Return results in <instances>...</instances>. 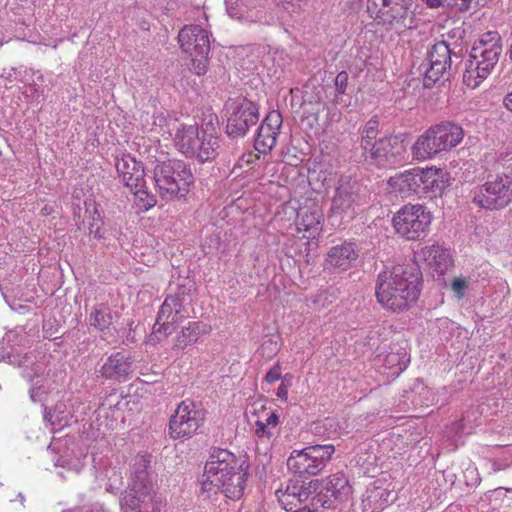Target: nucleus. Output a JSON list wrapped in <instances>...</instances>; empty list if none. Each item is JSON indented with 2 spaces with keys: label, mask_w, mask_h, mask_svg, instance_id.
<instances>
[{
  "label": "nucleus",
  "mask_w": 512,
  "mask_h": 512,
  "mask_svg": "<svg viewBox=\"0 0 512 512\" xmlns=\"http://www.w3.org/2000/svg\"><path fill=\"white\" fill-rule=\"evenodd\" d=\"M250 464L245 456H236L227 449L213 448L205 463L201 492L220 491L237 500L245 491Z\"/></svg>",
  "instance_id": "nucleus-1"
},
{
  "label": "nucleus",
  "mask_w": 512,
  "mask_h": 512,
  "mask_svg": "<svg viewBox=\"0 0 512 512\" xmlns=\"http://www.w3.org/2000/svg\"><path fill=\"white\" fill-rule=\"evenodd\" d=\"M420 285L419 268L399 265L377 276L375 296L384 309L400 313L408 310L417 301Z\"/></svg>",
  "instance_id": "nucleus-2"
},
{
  "label": "nucleus",
  "mask_w": 512,
  "mask_h": 512,
  "mask_svg": "<svg viewBox=\"0 0 512 512\" xmlns=\"http://www.w3.org/2000/svg\"><path fill=\"white\" fill-rule=\"evenodd\" d=\"M149 463L146 455L134 458L129 484L119 496L121 512H164L166 499L154 488Z\"/></svg>",
  "instance_id": "nucleus-3"
},
{
  "label": "nucleus",
  "mask_w": 512,
  "mask_h": 512,
  "mask_svg": "<svg viewBox=\"0 0 512 512\" xmlns=\"http://www.w3.org/2000/svg\"><path fill=\"white\" fill-rule=\"evenodd\" d=\"M379 121L373 117L360 128V148L365 161L378 167L388 168L405 160L406 147L399 135H388L377 139Z\"/></svg>",
  "instance_id": "nucleus-4"
},
{
  "label": "nucleus",
  "mask_w": 512,
  "mask_h": 512,
  "mask_svg": "<svg viewBox=\"0 0 512 512\" xmlns=\"http://www.w3.org/2000/svg\"><path fill=\"white\" fill-rule=\"evenodd\" d=\"M503 52V42L498 31H487L471 48L463 73V82L476 88L495 69Z\"/></svg>",
  "instance_id": "nucleus-5"
},
{
  "label": "nucleus",
  "mask_w": 512,
  "mask_h": 512,
  "mask_svg": "<svg viewBox=\"0 0 512 512\" xmlns=\"http://www.w3.org/2000/svg\"><path fill=\"white\" fill-rule=\"evenodd\" d=\"M496 174H488L486 182L474 190L473 202L484 209L500 210L512 201V164H494Z\"/></svg>",
  "instance_id": "nucleus-6"
},
{
  "label": "nucleus",
  "mask_w": 512,
  "mask_h": 512,
  "mask_svg": "<svg viewBox=\"0 0 512 512\" xmlns=\"http://www.w3.org/2000/svg\"><path fill=\"white\" fill-rule=\"evenodd\" d=\"M153 180L159 196L165 201H171L188 193L194 183V176L183 161L168 160L156 164Z\"/></svg>",
  "instance_id": "nucleus-7"
},
{
  "label": "nucleus",
  "mask_w": 512,
  "mask_h": 512,
  "mask_svg": "<svg viewBox=\"0 0 512 512\" xmlns=\"http://www.w3.org/2000/svg\"><path fill=\"white\" fill-rule=\"evenodd\" d=\"M462 127L453 122H442L431 126L415 141L412 152L416 159L426 160L434 155L449 151L456 147L463 139Z\"/></svg>",
  "instance_id": "nucleus-8"
},
{
  "label": "nucleus",
  "mask_w": 512,
  "mask_h": 512,
  "mask_svg": "<svg viewBox=\"0 0 512 512\" xmlns=\"http://www.w3.org/2000/svg\"><path fill=\"white\" fill-rule=\"evenodd\" d=\"M193 290V285L188 281L187 284H179L173 294L166 296L158 311L153 334L162 335L165 338L172 334L176 326L189 316L188 306L192 301Z\"/></svg>",
  "instance_id": "nucleus-9"
},
{
  "label": "nucleus",
  "mask_w": 512,
  "mask_h": 512,
  "mask_svg": "<svg viewBox=\"0 0 512 512\" xmlns=\"http://www.w3.org/2000/svg\"><path fill=\"white\" fill-rule=\"evenodd\" d=\"M115 167L121 183L134 195L135 203L142 211H148L157 204L156 196L146 187L145 171L141 161L129 153L115 158Z\"/></svg>",
  "instance_id": "nucleus-10"
},
{
  "label": "nucleus",
  "mask_w": 512,
  "mask_h": 512,
  "mask_svg": "<svg viewBox=\"0 0 512 512\" xmlns=\"http://www.w3.org/2000/svg\"><path fill=\"white\" fill-rule=\"evenodd\" d=\"M175 145L187 157L205 162L216 156L219 147L218 137L214 128L204 129L197 125H182L175 134Z\"/></svg>",
  "instance_id": "nucleus-11"
},
{
  "label": "nucleus",
  "mask_w": 512,
  "mask_h": 512,
  "mask_svg": "<svg viewBox=\"0 0 512 512\" xmlns=\"http://www.w3.org/2000/svg\"><path fill=\"white\" fill-rule=\"evenodd\" d=\"M335 453L333 444L310 445L301 450H293L287 459V468L300 477L320 474Z\"/></svg>",
  "instance_id": "nucleus-12"
},
{
  "label": "nucleus",
  "mask_w": 512,
  "mask_h": 512,
  "mask_svg": "<svg viewBox=\"0 0 512 512\" xmlns=\"http://www.w3.org/2000/svg\"><path fill=\"white\" fill-rule=\"evenodd\" d=\"M224 109L225 132L230 138L244 137L250 127L255 126L259 121L258 105L245 97L229 98Z\"/></svg>",
  "instance_id": "nucleus-13"
},
{
  "label": "nucleus",
  "mask_w": 512,
  "mask_h": 512,
  "mask_svg": "<svg viewBox=\"0 0 512 512\" xmlns=\"http://www.w3.org/2000/svg\"><path fill=\"white\" fill-rule=\"evenodd\" d=\"M432 216L420 204L404 205L393 217L396 232L407 240H421L428 234Z\"/></svg>",
  "instance_id": "nucleus-14"
},
{
  "label": "nucleus",
  "mask_w": 512,
  "mask_h": 512,
  "mask_svg": "<svg viewBox=\"0 0 512 512\" xmlns=\"http://www.w3.org/2000/svg\"><path fill=\"white\" fill-rule=\"evenodd\" d=\"M205 422V412L191 399L181 401L169 419V436L173 440L189 439Z\"/></svg>",
  "instance_id": "nucleus-15"
},
{
  "label": "nucleus",
  "mask_w": 512,
  "mask_h": 512,
  "mask_svg": "<svg viewBox=\"0 0 512 512\" xmlns=\"http://www.w3.org/2000/svg\"><path fill=\"white\" fill-rule=\"evenodd\" d=\"M412 0H368L367 11L377 24L387 31L407 27V19L411 18Z\"/></svg>",
  "instance_id": "nucleus-16"
},
{
  "label": "nucleus",
  "mask_w": 512,
  "mask_h": 512,
  "mask_svg": "<svg viewBox=\"0 0 512 512\" xmlns=\"http://www.w3.org/2000/svg\"><path fill=\"white\" fill-rule=\"evenodd\" d=\"M453 57L458 59L445 41L434 43L428 50L422 63L425 68L423 84L430 88L439 82L449 80L452 72Z\"/></svg>",
  "instance_id": "nucleus-17"
},
{
  "label": "nucleus",
  "mask_w": 512,
  "mask_h": 512,
  "mask_svg": "<svg viewBox=\"0 0 512 512\" xmlns=\"http://www.w3.org/2000/svg\"><path fill=\"white\" fill-rule=\"evenodd\" d=\"M265 0H225L226 11L231 18L247 24L272 25L274 16L262 7Z\"/></svg>",
  "instance_id": "nucleus-18"
},
{
  "label": "nucleus",
  "mask_w": 512,
  "mask_h": 512,
  "mask_svg": "<svg viewBox=\"0 0 512 512\" xmlns=\"http://www.w3.org/2000/svg\"><path fill=\"white\" fill-rule=\"evenodd\" d=\"M313 482L289 480L285 489H278L276 496L281 506L290 512H303V506L312 495Z\"/></svg>",
  "instance_id": "nucleus-19"
},
{
  "label": "nucleus",
  "mask_w": 512,
  "mask_h": 512,
  "mask_svg": "<svg viewBox=\"0 0 512 512\" xmlns=\"http://www.w3.org/2000/svg\"><path fill=\"white\" fill-rule=\"evenodd\" d=\"M365 189L356 181L341 179L332 199V211L335 213L354 212V206L363 201Z\"/></svg>",
  "instance_id": "nucleus-20"
},
{
  "label": "nucleus",
  "mask_w": 512,
  "mask_h": 512,
  "mask_svg": "<svg viewBox=\"0 0 512 512\" xmlns=\"http://www.w3.org/2000/svg\"><path fill=\"white\" fill-rule=\"evenodd\" d=\"M283 123L282 115L277 110L270 111L261 122L254 140V147L262 154H267L276 145L277 137Z\"/></svg>",
  "instance_id": "nucleus-21"
},
{
  "label": "nucleus",
  "mask_w": 512,
  "mask_h": 512,
  "mask_svg": "<svg viewBox=\"0 0 512 512\" xmlns=\"http://www.w3.org/2000/svg\"><path fill=\"white\" fill-rule=\"evenodd\" d=\"M182 50L189 55L210 52V37L207 30L199 25L183 27L178 34Z\"/></svg>",
  "instance_id": "nucleus-22"
},
{
  "label": "nucleus",
  "mask_w": 512,
  "mask_h": 512,
  "mask_svg": "<svg viewBox=\"0 0 512 512\" xmlns=\"http://www.w3.org/2000/svg\"><path fill=\"white\" fill-rule=\"evenodd\" d=\"M396 500V493L388 489L380 480L369 484L363 495L362 504L365 511L381 512Z\"/></svg>",
  "instance_id": "nucleus-23"
},
{
  "label": "nucleus",
  "mask_w": 512,
  "mask_h": 512,
  "mask_svg": "<svg viewBox=\"0 0 512 512\" xmlns=\"http://www.w3.org/2000/svg\"><path fill=\"white\" fill-rule=\"evenodd\" d=\"M133 359L124 352L111 354L99 370L100 375L105 379L125 381L133 373Z\"/></svg>",
  "instance_id": "nucleus-24"
},
{
  "label": "nucleus",
  "mask_w": 512,
  "mask_h": 512,
  "mask_svg": "<svg viewBox=\"0 0 512 512\" xmlns=\"http://www.w3.org/2000/svg\"><path fill=\"white\" fill-rule=\"evenodd\" d=\"M358 256L355 243L343 242L329 249L324 265L326 269L345 271L352 267Z\"/></svg>",
  "instance_id": "nucleus-25"
},
{
  "label": "nucleus",
  "mask_w": 512,
  "mask_h": 512,
  "mask_svg": "<svg viewBox=\"0 0 512 512\" xmlns=\"http://www.w3.org/2000/svg\"><path fill=\"white\" fill-rule=\"evenodd\" d=\"M420 173V197L434 198L440 196L448 185L447 173L439 168H419Z\"/></svg>",
  "instance_id": "nucleus-26"
},
{
  "label": "nucleus",
  "mask_w": 512,
  "mask_h": 512,
  "mask_svg": "<svg viewBox=\"0 0 512 512\" xmlns=\"http://www.w3.org/2000/svg\"><path fill=\"white\" fill-rule=\"evenodd\" d=\"M420 179L419 168H414L390 177L388 184L393 191L398 192L403 197L412 194L420 196Z\"/></svg>",
  "instance_id": "nucleus-27"
},
{
  "label": "nucleus",
  "mask_w": 512,
  "mask_h": 512,
  "mask_svg": "<svg viewBox=\"0 0 512 512\" xmlns=\"http://www.w3.org/2000/svg\"><path fill=\"white\" fill-rule=\"evenodd\" d=\"M210 331L211 327L202 321L189 322L176 336L173 348L184 350L186 347L195 344L202 336L210 333Z\"/></svg>",
  "instance_id": "nucleus-28"
},
{
  "label": "nucleus",
  "mask_w": 512,
  "mask_h": 512,
  "mask_svg": "<svg viewBox=\"0 0 512 512\" xmlns=\"http://www.w3.org/2000/svg\"><path fill=\"white\" fill-rule=\"evenodd\" d=\"M322 213L317 208H301L297 213V229L308 232L307 238H315L322 230Z\"/></svg>",
  "instance_id": "nucleus-29"
},
{
  "label": "nucleus",
  "mask_w": 512,
  "mask_h": 512,
  "mask_svg": "<svg viewBox=\"0 0 512 512\" xmlns=\"http://www.w3.org/2000/svg\"><path fill=\"white\" fill-rule=\"evenodd\" d=\"M424 260L440 274H443L452 264V258L448 249L440 245L426 246L421 251Z\"/></svg>",
  "instance_id": "nucleus-30"
},
{
  "label": "nucleus",
  "mask_w": 512,
  "mask_h": 512,
  "mask_svg": "<svg viewBox=\"0 0 512 512\" xmlns=\"http://www.w3.org/2000/svg\"><path fill=\"white\" fill-rule=\"evenodd\" d=\"M324 490L331 499L343 500L352 493V486L343 472H337L326 479Z\"/></svg>",
  "instance_id": "nucleus-31"
},
{
  "label": "nucleus",
  "mask_w": 512,
  "mask_h": 512,
  "mask_svg": "<svg viewBox=\"0 0 512 512\" xmlns=\"http://www.w3.org/2000/svg\"><path fill=\"white\" fill-rule=\"evenodd\" d=\"M383 365L392 371V375H399L403 372L409 362L410 357L407 351L402 347L391 348L382 358Z\"/></svg>",
  "instance_id": "nucleus-32"
},
{
  "label": "nucleus",
  "mask_w": 512,
  "mask_h": 512,
  "mask_svg": "<svg viewBox=\"0 0 512 512\" xmlns=\"http://www.w3.org/2000/svg\"><path fill=\"white\" fill-rule=\"evenodd\" d=\"M112 320V311L105 303L93 306L88 316L89 325L100 332L109 330L112 325Z\"/></svg>",
  "instance_id": "nucleus-33"
},
{
  "label": "nucleus",
  "mask_w": 512,
  "mask_h": 512,
  "mask_svg": "<svg viewBox=\"0 0 512 512\" xmlns=\"http://www.w3.org/2000/svg\"><path fill=\"white\" fill-rule=\"evenodd\" d=\"M71 418L72 415L67 411L63 402L56 403L52 409L45 408L44 410V421L52 427L53 432L67 426Z\"/></svg>",
  "instance_id": "nucleus-34"
},
{
  "label": "nucleus",
  "mask_w": 512,
  "mask_h": 512,
  "mask_svg": "<svg viewBox=\"0 0 512 512\" xmlns=\"http://www.w3.org/2000/svg\"><path fill=\"white\" fill-rule=\"evenodd\" d=\"M262 419H257L254 425V433L259 439L270 440L276 432L279 424V416L274 411L264 410Z\"/></svg>",
  "instance_id": "nucleus-35"
},
{
  "label": "nucleus",
  "mask_w": 512,
  "mask_h": 512,
  "mask_svg": "<svg viewBox=\"0 0 512 512\" xmlns=\"http://www.w3.org/2000/svg\"><path fill=\"white\" fill-rule=\"evenodd\" d=\"M480 415L479 407H471L464 413L461 419L451 425V432H453L455 436L470 434L477 425Z\"/></svg>",
  "instance_id": "nucleus-36"
},
{
  "label": "nucleus",
  "mask_w": 512,
  "mask_h": 512,
  "mask_svg": "<svg viewBox=\"0 0 512 512\" xmlns=\"http://www.w3.org/2000/svg\"><path fill=\"white\" fill-rule=\"evenodd\" d=\"M333 506V499L325 491H320L313 496L303 506V512H318L320 509H329Z\"/></svg>",
  "instance_id": "nucleus-37"
},
{
  "label": "nucleus",
  "mask_w": 512,
  "mask_h": 512,
  "mask_svg": "<svg viewBox=\"0 0 512 512\" xmlns=\"http://www.w3.org/2000/svg\"><path fill=\"white\" fill-rule=\"evenodd\" d=\"M209 52L206 53H196L190 55L191 62H192V68L191 70L197 75L202 76L207 73L208 66H209V58H208Z\"/></svg>",
  "instance_id": "nucleus-38"
},
{
  "label": "nucleus",
  "mask_w": 512,
  "mask_h": 512,
  "mask_svg": "<svg viewBox=\"0 0 512 512\" xmlns=\"http://www.w3.org/2000/svg\"><path fill=\"white\" fill-rule=\"evenodd\" d=\"M275 3L293 18L300 17L304 10L301 0H275Z\"/></svg>",
  "instance_id": "nucleus-39"
},
{
  "label": "nucleus",
  "mask_w": 512,
  "mask_h": 512,
  "mask_svg": "<svg viewBox=\"0 0 512 512\" xmlns=\"http://www.w3.org/2000/svg\"><path fill=\"white\" fill-rule=\"evenodd\" d=\"M55 466L66 468L78 474L83 468V464L79 459L69 458L68 456H59L55 462Z\"/></svg>",
  "instance_id": "nucleus-40"
},
{
  "label": "nucleus",
  "mask_w": 512,
  "mask_h": 512,
  "mask_svg": "<svg viewBox=\"0 0 512 512\" xmlns=\"http://www.w3.org/2000/svg\"><path fill=\"white\" fill-rule=\"evenodd\" d=\"M349 75L346 71L339 72L334 80L335 85V102H338V98L346 93L348 87Z\"/></svg>",
  "instance_id": "nucleus-41"
},
{
  "label": "nucleus",
  "mask_w": 512,
  "mask_h": 512,
  "mask_svg": "<svg viewBox=\"0 0 512 512\" xmlns=\"http://www.w3.org/2000/svg\"><path fill=\"white\" fill-rule=\"evenodd\" d=\"M280 379H282V367L280 362H277L266 373L264 380L269 384H273Z\"/></svg>",
  "instance_id": "nucleus-42"
},
{
  "label": "nucleus",
  "mask_w": 512,
  "mask_h": 512,
  "mask_svg": "<svg viewBox=\"0 0 512 512\" xmlns=\"http://www.w3.org/2000/svg\"><path fill=\"white\" fill-rule=\"evenodd\" d=\"M102 226L103 222L99 217L93 218L92 222L89 224V234L93 235V237L98 240L104 238Z\"/></svg>",
  "instance_id": "nucleus-43"
},
{
  "label": "nucleus",
  "mask_w": 512,
  "mask_h": 512,
  "mask_svg": "<svg viewBox=\"0 0 512 512\" xmlns=\"http://www.w3.org/2000/svg\"><path fill=\"white\" fill-rule=\"evenodd\" d=\"M497 496H502V507L512 509V489L499 487L495 489Z\"/></svg>",
  "instance_id": "nucleus-44"
},
{
  "label": "nucleus",
  "mask_w": 512,
  "mask_h": 512,
  "mask_svg": "<svg viewBox=\"0 0 512 512\" xmlns=\"http://www.w3.org/2000/svg\"><path fill=\"white\" fill-rule=\"evenodd\" d=\"M467 288V283L464 278H454V280L451 283V289L455 293V296L458 299H461L464 297L465 290Z\"/></svg>",
  "instance_id": "nucleus-45"
},
{
  "label": "nucleus",
  "mask_w": 512,
  "mask_h": 512,
  "mask_svg": "<svg viewBox=\"0 0 512 512\" xmlns=\"http://www.w3.org/2000/svg\"><path fill=\"white\" fill-rule=\"evenodd\" d=\"M7 358L9 360V363H11L15 366H18V367L25 366V365H27V363L31 362L30 357L27 354H25V355L9 354L7 356Z\"/></svg>",
  "instance_id": "nucleus-46"
},
{
  "label": "nucleus",
  "mask_w": 512,
  "mask_h": 512,
  "mask_svg": "<svg viewBox=\"0 0 512 512\" xmlns=\"http://www.w3.org/2000/svg\"><path fill=\"white\" fill-rule=\"evenodd\" d=\"M429 8H447L455 6V0H423Z\"/></svg>",
  "instance_id": "nucleus-47"
},
{
  "label": "nucleus",
  "mask_w": 512,
  "mask_h": 512,
  "mask_svg": "<svg viewBox=\"0 0 512 512\" xmlns=\"http://www.w3.org/2000/svg\"><path fill=\"white\" fill-rule=\"evenodd\" d=\"M46 391L41 386H33L30 389V398L33 402H41Z\"/></svg>",
  "instance_id": "nucleus-48"
},
{
  "label": "nucleus",
  "mask_w": 512,
  "mask_h": 512,
  "mask_svg": "<svg viewBox=\"0 0 512 512\" xmlns=\"http://www.w3.org/2000/svg\"><path fill=\"white\" fill-rule=\"evenodd\" d=\"M291 386V383H285V381H282V383L279 385L276 395L281 400L287 401L288 399V389Z\"/></svg>",
  "instance_id": "nucleus-49"
},
{
  "label": "nucleus",
  "mask_w": 512,
  "mask_h": 512,
  "mask_svg": "<svg viewBox=\"0 0 512 512\" xmlns=\"http://www.w3.org/2000/svg\"><path fill=\"white\" fill-rule=\"evenodd\" d=\"M456 4L448 9H455L459 12H466L470 8L472 0H455Z\"/></svg>",
  "instance_id": "nucleus-50"
},
{
  "label": "nucleus",
  "mask_w": 512,
  "mask_h": 512,
  "mask_svg": "<svg viewBox=\"0 0 512 512\" xmlns=\"http://www.w3.org/2000/svg\"><path fill=\"white\" fill-rule=\"evenodd\" d=\"M503 104L504 106L512 112V91L509 92L505 97H504V100H503Z\"/></svg>",
  "instance_id": "nucleus-51"
},
{
  "label": "nucleus",
  "mask_w": 512,
  "mask_h": 512,
  "mask_svg": "<svg viewBox=\"0 0 512 512\" xmlns=\"http://www.w3.org/2000/svg\"><path fill=\"white\" fill-rule=\"evenodd\" d=\"M291 380H292V375L289 373L282 377V381H285V383H291Z\"/></svg>",
  "instance_id": "nucleus-52"
}]
</instances>
